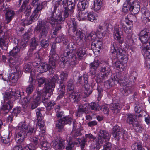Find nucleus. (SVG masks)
Returning a JSON list of instances; mask_svg holds the SVG:
<instances>
[{
  "mask_svg": "<svg viewBox=\"0 0 150 150\" xmlns=\"http://www.w3.org/2000/svg\"><path fill=\"white\" fill-rule=\"evenodd\" d=\"M33 128L28 127V125L25 122L20 123L16 127V139L20 144L27 136L30 137L29 139L33 143L30 144L28 146L24 148L23 150H35L39 146L37 138L33 137L35 135V130Z\"/></svg>",
  "mask_w": 150,
  "mask_h": 150,
  "instance_id": "obj_1",
  "label": "nucleus"
},
{
  "mask_svg": "<svg viewBox=\"0 0 150 150\" xmlns=\"http://www.w3.org/2000/svg\"><path fill=\"white\" fill-rule=\"evenodd\" d=\"M51 16L48 18V20L50 24L53 25L57 24L58 21L60 23L64 21L65 19L68 17V14L65 11L62 14V11L59 9L57 11V9L53 8Z\"/></svg>",
  "mask_w": 150,
  "mask_h": 150,
  "instance_id": "obj_2",
  "label": "nucleus"
},
{
  "mask_svg": "<svg viewBox=\"0 0 150 150\" xmlns=\"http://www.w3.org/2000/svg\"><path fill=\"white\" fill-rule=\"evenodd\" d=\"M90 72L92 75L96 73V70L98 67L101 72H104L110 70V66L108 61L101 60L98 62V61H94L90 64Z\"/></svg>",
  "mask_w": 150,
  "mask_h": 150,
  "instance_id": "obj_3",
  "label": "nucleus"
},
{
  "mask_svg": "<svg viewBox=\"0 0 150 150\" xmlns=\"http://www.w3.org/2000/svg\"><path fill=\"white\" fill-rule=\"evenodd\" d=\"M35 79L33 77L29 78V83L30 84L28 85L26 89V92L28 94V96L24 98L22 101V105L24 108H26L30 106V103L31 101V97L29 95L34 90L33 85L35 83Z\"/></svg>",
  "mask_w": 150,
  "mask_h": 150,
  "instance_id": "obj_4",
  "label": "nucleus"
},
{
  "mask_svg": "<svg viewBox=\"0 0 150 150\" xmlns=\"http://www.w3.org/2000/svg\"><path fill=\"white\" fill-rule=\"evenodd\" d=\"M116 45L115 42L113 43V47L110 50L112 57L114 59L117 58L122 60H124L125 63L127 62L128 59L127 54L121 49H117L116 50Z\"/></svg>",
  "mask_w": 150,
  "mask_h": 150,
  "instance_id": "obj_5",
  "label": "nucleus"
},
{
  "mask_svg": "<svg viewBox=\"0 0 150 150\" xmlns=\"http://www.w3.org/2000/svg\"><path fill=\"white\" fill-rule=\"evenodd\" d=\"M75 18H71L68 21L67 24L70 30L73 33L74 36L81 40L83 38L84 34L81 31L78 30V24Z\"/></svg>",
  "mask_w": 150,
  "mask_h": 150,
  "instance_id": "obj_6",
  "label": "nucleus"
},
{
  "mask_svg": "<svg viewBox=\"0 0 150 150\" xmlns=\"http://www.w3.org/2000/svg\"><path fill=\"white\" fill-rule=\"evenodd\" d=\"M47 23L45 21L39 20L37 26L35 27V30L39 33V38L42 37L46 36L50 28L47 24Z\"/></svg>",
  "mask_w": 150,
  "mask_h": 150,
  "instance_id": "obj_7",
  "label": "nucleus"
},
{
  "mask_svg": "<svg viewBox=\"0 0 150 150\" xmlns=\"http://www.w3.org/2000/svg\"><path fill=\"white\" fill-rule=\"evenodd\" d=\"M110 138V135L108 131L105 130H100L98 134L96 145L92 146V150H98L100 148V144H103L106 141L109 140Z\"/></svg>",
  "mask_w": 150,
  "mask_h": 150,
  "instance_id": "obj_8",
  "label": "nucleus"
},
{
  "mask_svg": "<svg viewBox=\"0 0 150 150\" xmlns=\"http://www.w3.org/2000/svg\"><path fill=\"white\" fill-rule=\"evenodd\" d=\"M122 27H124L123 23L121 22L114 29L113 36L114 39L118 41L119 43H123L124 39L121 37L122 33Z\"/></svg>",
  "mask_w": 150,
  "mask_h": 150,
  "instance_id": "obj_9",
  "label": "nucleus"
},
{
  "mask_svg": "<svg viewBox=\"0 0 150 150\" xmlns=\"http://www.w3.org/2000/svg\"><path fill=\"white\" fill-rule=\"evenodd\" d=\"M62 4L64 9L63 13L65 11L67 12L68 17L69 14L73 13L74 10L75 3L71 0H63Z\"/></svg>",
  "mask_w": 150,
  "mask_h": 150,
  "instance_id": "obj_10",
  "label": "nucleus"
},
{
  "mask_svg": "<svg viewBox=\"0 0 150 150\" xmlns=\"http://www.w3.org/2000/svg\"><path fill=\"white\" fill-rule=\"evenodd\" d=\"M76 56L74 54L70 53V52H64L63 56L61 57L60 60V62L63 63V64H64L67 62L69 61L74 62V63H76Z\"/></svg>",
  "mask_w": 150,
  "mask_h": 150,
  "instance_id": "obj_11",
  "label": "nucleus"
},
{
  "mask_svg": "<svg viewBox=\"0 0 150 150\" xmlns=\"http://www.w3.org/2000/svg\"><path fill=\"white\" fill-rule=\"evenodd\" d=\"M127 79L124 80H120L119 83L120 84L123 86L122 94L124 95L127 96L132 91L131 86L130 85L129 82Z\"/></svg>",
  "mask_w": 150,
  "mask_h": 150,
  "instance_id": "obj_12",
  "label": "nucleus"
},
{
  "mask_svg": "<svg viewBox=\"0 0 150 150\" xmlns=\"http://www.w3.org/2000/svg\"><path fill=\"white\" fill-rule=\"evenodd\" d=\"M45 91L43 93V99L45 100L50 98L52 94L51 93L54 88V84L52 83V86H50V84L49 85V84L46 83L45 84Z\"/></svg>",
  "mask_w": 150,
  "mask_h": 150,
  "instance_id": "obj_13",
  "label": "nucleus"
},
{
  "mask_svg": "<svg viewBox=\"0 0 150 150\" xmlns=\"http://www.w3.org/2000/svg\"><path fill=\"white\" fill-rule=\"evenodd\" d=\"M110 26V24L106 21H102L101 22L98 29V31L102 33V37H103L104 34L106 33V32L109 31Z\"/></svg>",
  "mask_w": 150,
  "mask_h": 150,
  "instance_id": "obj_14",
  "label": "nucleus"
},
{
  "mask_svg": "<svg viewBox=\"0 0 150 150\" xmlns=\"http://www.w3.org/2000/svg\"><path fill=\"white\" fill-rule=\"evenodd\" d=\"M139 2L137 1L130 0L129 4L131 6V11L134 14L137 13L140 9Z\"/></svg>",
  "mask_w": 150,
  "mask_h": 150,
  "instance_id": "obj_15",
  "label": "nucleus"
},
{
  "mask_svg": "<svg viewBox=\"0 0 150 150\" xmlns=\"http://www.w3.org/2000/svg\"><path fill=\"white\" fill-rule=\"evenodd\" d=\"M85 139L87 140H88V142L90 143L91 145L90 146L91 150H92L91 149L92 146H95L96 145L97 142L98 141V138L96 139V137L94 136L91 133L86 134L85 135Z\"/></svg>",
  "mask_w": 150,
  "mask_h": 150,
  "instance_id": "obj_16",
  "label": "nucleus"
},
{
  "mask_svg": "<svg viewBox=\"0 0 150 150\" xmlns=\"http://www.w3.org/2000/svg\"><path fill=\"white\" fill-rule=\"evenodd\" d=\"M65 146V141L62 139L59 140L58 143L56 141H53L52 146L56 150H62L64 149Z\"/></svg>",
  "mask_w": 150,
  "mask_h": 150,
  "instance_id": "obj_17",
  "label": "nucleus"
},
{
  "mask_svg": "<svg viewBox=\"0 0 150 150\" xmlns=\"http://www.w3.org/2000/svg\"><path fill=\"white\" fill-rule=\"evenodd\" d=\"M119 80L116 76H114L113 79H110L104 83L105 86L107 88H109L112 86L119 83Z\"/></svg>",
  "mask_w": 150,
  "mask_h": 150,
  "instance_id": "obj_18",
  "label": "nucleus"
},
{
  "mask_svg": "<svg viewBox=\"0 0 150 150\" xmlns=\"http://www.w3.org/2000/svg\"><path fill=\"white\" fill-rule=\"evenodd\" d=\"M136 117L133 114L127 113L125 116V119L127 123L132 126L135 123V122H136V119L135 118Z\"/></svg>",
  "mask_w": 150,
  "mask_h": 150,
  "instance_id": "obj_19",
  "label": "nucleus"
},
{
  "mask_svg": "<svg viewBox=\"0 0 150 150\" xmlns=\"http://www.w3.org/2000/svg\"><path fill=\"white\" fill-rule=\"evenodd\" d=\"M50 65H52L53 68L55 67V62L58 58V55L55 52H50V55L49 56Z\"/></svg>",
  "mask_w": 150,
  "mask_h": 150,
  "instance_id": "obj_20",
  "label": "nucleus"
},
{
  "mask_svg": "<svg viewBox=\"0 0 150 150\" xmlns=\"http://www.w3.org/2000/svg\"><path fill=\"white\" fill-rule=\"evenodd\" d=\"M102 45V42L101 41H95L93 42L91 44V48L94 52H99Z\"/></svg>",
  "mask_w": 150,
  "mask_h": 150,
  "instance_id": "obj_21",
  "label": "nucleus"
},
{
  "mask_svg": "<svg viewBox=\"0 0 150 150\" xmlns=\"http://www.w3.org/2000/svg\"><path fill=\"white\" fill-rule=\"evenodd\" d=\"M19 71H17V72L12 73L8 75V78L9 81L12 83H16L19 77Z\"/></svg>",
  "mask_w": 150,
  "mask_h": 150,
  "instance_id": "obj_22",
  "label": "nucleus"
},
{
  "mask_svg": "<svg viewBox=\"0 0 150 150\" xmlns=\"http://www.w3.org/2000/svg\"><path fill=\"white\" fill-rule=\"evenodd\" d=\"M15 13L13 11L11 10H7L5 13V20L6 23H8L13 18Z\"/></svg>",
  "mask_w": 150,
  "mask_h": 150,
  "instance_id": "obj_23",
  "label": "nucleus"
},
{
  "mask_svg": "<svg viewBox=\"0 0 150 150\" xmlns=\"http://www.w3.org/2000/svg\"><path fill=\"white\" fill-rule=\"evenodd\" d=\"M38 14L39 12L38 11L35 12V10H34L33 13L31 15L29 20H24V24L25 25H27L31 24L33 21L38 18Z\"/></svg>",
  "mask_w": 150,
  "mask_h": 150,
  "instance_id": "obj_24",
  "label": "nucleus"
},
{
  "mask_svg": "<svg viewBox=\"0 0 150 150\" xmlns=\"http://www.w3.org/2000/svg\"><path fill=\"white\" fill-rule=\"evenodd\" d=\"M88 105L87 104L79 105L78 108V111L76 113V116H79L80 114L86 113L88 110Z\"/></svg>",
  "mask_w": 150,
  "mask_h": 150,
  "instance_id": "obj_25",
  "label": "nucleus"
},
{
  "mask_svg": "<svg viewBox=\"0 0 150 150\" xmlns=\"http://www.w3.org/2000/svg\"><path fill=\"white\" fill-rule=\"evenodd\" d=\"M85 48H78L75 54H74L76 57V60L77 59H81L82 57L86 54Z\"/></svg>",
  "mask_w": 150,
  "mask_h": 150,
  "instance_id": "obj_26",
  "label": "nucleus"
},
{
  "mask_svg": "<svg viewBox=\"0 0 150 150\" xmlns=\"http://www.w3.org/2000/svg\"><path fill=\"white\" fill-rule=\"evenodd\" d=\"M8 40L4 39V38H0V47L2 50H6L8 48Z\"/></svg>",
  "mask_w": 150,
  "mask_h": 150,
  "instance_id": "obj_27",
  "label": "nucleus"
},
{
  "mask_svg": "<svg viewBox=\"0 0 150 150\" xmlns=\"http://www.w3.org/2000/svg\"><path fill=\"white\" fill-rule=\"evenodd\" d=\"M88 0H83L78 3L77 6L80 10H84L88 7Z\"/></svg>",
  "mask_w": 150,
  "mask_h": 150,
  "instance_id": "obj_28",
  "label": "nucleus"
},
{
  "mask_svg": "<svg viewBox=\"0 0 150 150\" xmlns=\"http://www.w3.org/2000/svg\"><path fill=\"white\" fill-rule=\"evenodd\" d=\"M65 86L63 82L61 83L60 85V88H58V96L57 97L58 100H59L62 98L64 93V90L65 88Z\"/></svg>",
  "mask_w": 150,
  "mask_h": 150,
  "instance_id": "obj_29",
  "label": "nucleus"
},
{
  "mask_svg": "<svg viewBox=\"0 0 150 150\" xmlns=\"http://www.w3.org/2000/svg\"><path fill=\"white\" fill-rule=\"evenodd\" d=\"M13 105V102L9 101L6 104L3 105L2 107V109L4 111L6 114L10 110L12 109Z\"/></svg>",
  "mask_w": 150,
  "mask_h": 150,
  "instance_id": "obj_30",
  "label": "nucleus"
},
{
  "mask_svg": "<svg viewBox=\"0 0 150 150\" xmlns=\"http://www.w3.org/2000/svg\"><path fill=\"white\" fill-rule=\"evenodd\" d=\"M87 18L90 21L96 22L98 19L97 15L94 12H90L88 14Z\"/></svg>",
  "mask_w": 150,
  "mask_h": 150,
  "instance_id": "obj_31",
  "label": "nucleus"
},
{
  "mask_svg": "<svg viewBox=\"0 0 150 150\" xmlns=\"http://www.w3.org/2000/svg\"><path fill=\"white\" fill-rule=\"evenodd\" d=\"M122 132L117 127H115L113 128V135L115 139L119 140L122 135Z\"/></svg>",
  "mask_w": 150,
  "mask_h": 150,
  "instance_id": "obj_32",
  "label": "nucleus"
},
{
  "mask_svg": "<svg viewBox=\"0 0 150 150\" xmlns=\"http://www.w3.org/2000/svg\"><path fill=\"white\" fill-rule=\"evenodd\" d=\"M88 14L86 11L80 10L78 13L77 17L79 20H84L87 17Z\"/></svg>",
  "mask_w": 150,
  "mask_h": 150,
  "instance_id": "obj_33",
  "label": "nucleus"
},
{
  "mask_svg": "<svg viewBox=\"0 0 150 150\" xmlns=\"http://www.w3.org/2000/svg\"><path fill=\"white\" fill-rule=\"evenodd\" d=\"M126 23L128 25H130V26L128 28L123 23L124 27H122V30H123L126 33L130 34L132 33L133 29V24H129V22H126Z\"/></svg>",
  "mask_w": 150,
  "mask_h": 150,
  "instance_id": "obj_34",
  "label": "nucleus"
},
{
  "mask_svg": "<svg viewBox=\"0 0 150 150\" xmlns=\"http://www.w3.org/2000/svg\"><path fill=\"white\" fill-rule=\"evenodd\" d=\"M39 0H32L31 5L33 6L37 5V6L35 10V11H38L41 10L43 8L41 3H38Z\"/></svg>",
  "mask_w": 150,
  "mask_h": 150,
  "instance_id": "obj_35",
  "label": "nucleus"
},
{
  "mask_svg": "<svg viewBox=\"0 0 150 150\" xmlns=\"http://www.w3.org/2000/svg\"><path fill=\"white\" fill-rule=\"evenodd\" d=\"M137 74L136 72H132L130 76L129 77V76L127 74H126L125 76V78L124 80H125L126 79H127L128 80V81L129 82L130 81L129 84L131 83L132 82H134L136 80V77L134 76L135 75Z\"/></svg>",
  "mask_w": 150,
  "mask_h": 150,
  "instance_id": "obj_36",
  "label": "nucleus"
},
{
  "mask_svg": "<svg viewBox=\"0 0 150 150\" xmlns=\"http://www.w3.org/2000/svg\"><path fill=\"white\" fill-rule=\"evenodd\" d=\"M59 77L58 75L57 74H55L53 77L51 79V80H50V82L49 81H48V82L47 81H45V83H47L49 84V85L50 84V86H52V84L54 83V88L55 87V83L57 82H58V81H59Z\"/></svg>",
  "mask_w": 150,
  "mask_h": 150,
  "instance_id": "obj_37",
  "label": "nucleus"
},
{
  "mask_svg": "<svg viewBox=\"0 0 150 150\" xmlns=\"http://www.w3.org/2000/svg\"><path fill=\"white\" fill-rule=\"evenodd\" d=\"M110 109L113 113L116 114L120 112V108L118 104L114 103L111 105Z\"/></svg>",
  "mask_w": 150,
  "mask_h": 150,
  "instance_id": "obj_38",
  "label": "nucleus"
},
{
  "mask_svg": "<svg viewBox=\"0 0 150 150\" xmlns=\"http://www.w3.org/2000/svg\"><path fill=\"white\" fill-rule=\"evenodd\" d=\"M43 108H39L35 110L37 120H43V117L41 113V112L44 109Z\"/></svg>",
  "mask_w": 150,
  "mask_h": 150,
  "instance_id": "obj_39",
  "label": "nucleus"
},
{
  "mask_svg": "<svg viewBox=\"0 0 150 150\" xmlns=\"http://www.w3.org/2000/svg\"><path fill=\"white\" fill-rule=\"evenodd\" d=\"M113 65L114 67H115L119 71L122 72L124 71L125 67L122 64H121L120 61H116L114 63Z\"/></svg>",
  "mask_w": 150,
  "mask_h": 150,
  "instance_id": "obj_40",
  "label": "nucleus"
},
{
  "mask_svg": "<svg viewBox=\"0 0 150 150\" xmlns=\"http://www.w3.org/2000/svg\"><path fill=\"white\" fill-rule=\"evenodd\" d=\"M145 16L143 18V22L144 23H147L150 25V12L146 11L144 13Z\"/></svg>",
  "mask_w": 150,
  "mask_h": 150,
  "instance_id": "obj_41",
  "label": "nucleus"
},
{
  "mask_svg": "<svg viewBox=\"0 0 150 150\" xmlns=\"http://www.w3.org/2000/svg\"><path fill=\"white\" fill-rule=\"evenodd\" d=\"M29 3V0H24L21 6L23 8H24L25 10H26L27 8H29L27 11H25V13L26 15H28L31 11L30 9V6H28L27 8L26 7V6Z\"/></svg>",
  "mask_w": 150,
  "mask_h": 150,
  "instance_id": "obj_42",
  "label": "nucleus"
},
{
  "mask_svg": "<svg viewBox=\"0 0 150 150\" xmlns=\"http://www.w3.org/2000/svg\"><path fill=\"white\" fill-rule=\"evenodd\" d=\"M41 148L42 150H48L51 146L50 144L47 141H43L40 142Z\"/></svg>",
  "mask_w": 150,
  "mask_h": 150,
  "instance_id": "obj_43",
  "label": "nucleus"
},
{
  "mask_svg": "<svg viewBox=\"0 0 150 150\" xmlns=\"http://www.w3.org/2000/svg\"><path fill=\"white\" fill-rule=\"evenodd\" d=\"M88 83L87 78L84 76H79L77 81V83L79 84L81 86H83L84 83Z\"/></svg>",
  "mask_w": 150,
  "mask_h": 150,
  "instance_id": "obj_44",
  "label": "nucleus"
},
{
  "mask_svg": "<svg viewBox=\"0 0 150 150\" xmlns=\"http://www.w3.org/2000/svg\"><path fill=\"white\" fill-rule=\"evenodd\" d=\"M41 94V93L40 91H38L34 93L33 97V100L40 103V100Z\"/></svg>",
  "mask_w": 150,
  "mask_h": 150,
  "instance_id": "obj_45",
  "label": "nucleus"
},
{
  "mask_svg": "<svg viewBox=\"0 0 150 150\" xmlns=\"http://www.w3.org/2000/svg\"><path fill=\"white\" fill-rule=\"evenodd\" d=\"M142 144L140 142H136L131 146L133 150H142Z\"/></svg>",
  "mask_w": 150,
  "mask_h": 150,
  "instance_id": "obj_46",
  "label": "nucleus"
},
{
  "mask_svg": "<svg viewBox=\"0 0 150 150\" xmlns=\"http://www.w3.org/2000/svg\"><path fill=\"white\" fill-rule=\"evenodd\" d=\"M44 72L47 71L48 70L51 69L52 71H54L55 68H53L52 65H50V62H49V64L48 65L45 63H41Z\"/></svg>",
  "mask_w": 150,
  "mask_h": 150,
  "instance_id": "obj_47",
  "label": "nucleus"
},
{
  "mask_svg": "<svg viewBox=\"0 0 150 150\" xmlns=\"http://www.w3.org/2000/svg\"><path fill=\"white\" fill-rule=\"evenodd\" d=\"M9 66L11 67H13L17 63V59L15 58L14 56H11L9 59Z\"/></svg>",
  "mask_w": 150,
  "mask_h": 150,
  "instance_id": "obj_48",
  "label": "nucleus"
},
{
  "mask_svg": "<svg viewBox=\"0 0 150 150\" xmlns=\"http://www.w3.org/2000/svg\"><path fill=\"white\" fill-rule=\"evenodd\" d=\"M89 105L91 109L94 110H99L100 107L98 104L97 103L92 102L90 103Z\"/></svg>",
  "mask_w": 150,
  "mask_h": 150,
  "instance_id": "obj_49",
  "label": "nucleus"
},
{
  "mask_svg": "<svg viewBox=\"0 0 150 150\" xmlns=\"http://www.w3.org/2000/svg\"><path fill=\"white\" fill-rule=\"evenodd\" d=\"M38 120V124L39 129L41 131H45V122L43 120Z\"/></svg>",
  "mask_w": 150,
  "mask_h": 150,
  "instance_id": "obj_50",
  "label": "nucleus"
},
{
  "mask_svg": "<svg viewBox=\"0 0 150 150\" xmlns=\"http://www.w3.org/2000/svg\"><path fill=\"white\" fill-rule=\"evenodd\" d=\"M86 91H84L85 93L86 94V96H88L92 93L91 90H90V88L91 87L87 83H84V85Z\"/></svg>",
  "mask_w": 150,
  "mask_h": 150,
  "instance_id": "obj_51",
  "label": "nucleus"
},
{
  "mask_svg": "<svg viewBox=\"0 0 150 150\" xmlns=\"http://www.w3.org/2000/svg\"><path fill=\"white\" fill-rule=\"evenodd\" d=\"M64 125V123L62 120V119H60L56 122V126L58 128L59 131L62 130Z\"/></svg>",
  "mask_w": 150,
  "mask_h": 150,
  "instance_id": "obj_52",
  "label": "nucleus"
},
{
  "mask_svg": "<svg viewBox=\"0 0 150 150\" xmlns=\"http://www.w3.org/2000/svg\"><path fill=\"white\" fill-rule=\"evenodd\" d=\"M56 112V116L58 118L61 117L63 114V112L60 111V107L59 105H57L55 108Z\"/></svg>",
  "mask_w": 150,
  "mask_h": 150,
  "instance_id": "obj_53",
  "label": "nucleus"
},
{
  "mask_svg": "<svg viewBox=\"0 0 150 150\" xmlns=\"http://www.w3.org/2000/svg\"><path fill=\"white\" fill-rule=\"evenodd\" d=\"M20 48L19 47L16 46L10 51L9 54L11 56H14L20 51Z\"/></svg>",
  "mask_w": 150,
  "mask_h": 150,
  "instance_id": "obj_54",
  "label": "nucleus"
},
{
  "mask_svg": "<svg viewBox=\"0 0 150 150\" xmlns=\"http://www.w3.org/2000/svg\"><path fill=\"white\" fill-rule=\"evenodd\" d=\"M150 36L149 38V42L150 41V32L148 29H144L142 30L140 33L139 36Z\"/></svg>",
  "mask_w": 150,
  "mask_h": 150,
  "instance_id": "obj_55",
  "label": "nucleus"
},
{
  "mask_svg": "<svg viewBox=\"0 0 150 150\" xmlns=\"http://www.w3.org/2000/svg\"><path fill=\"white\" fill-rule=\"evenodd\" d=\"M67 85V90L69 91H73L74 89V83L72 79H70Z\"/></svg>",
  "mask_w": 150,
  "mask_h": 150,
  "instance_id": "obj_56",
  "label": "nucleus"
},
{
  "mask_svg": "<svg viewBox=\"0 0 150 150\" xmlns=\"http://www.w3.org/2000/svg\"><path fill=\"white\" fill-rule=\"evenodd\" d=\"M71 137H69V139H68V137L67 138V141L68 143V144L66 147V149L67 150H71L74 149V145L71 144L70 141H71Z\"/></svg>",
  "mask_w": 150,
  "mask_h": 150,
  "instance_id": "obj_57",
  "label": "nucleus"
},
{
  "mask_svg": "<svg viewBox=\"0 0 150 150\" xmlns=\"http://www.w3.org/2000/svg\"><path fill=\"white\" fill-rule=\"evenodd\" d=\"M56 27L55 28H53L52 29V37L54 38L55 37L57 33V32L61 29V25L58 24H56Z\"/></svg>",
  "mask_w": 150,
  "mask_h": 150,
  "instance_id": "obj_58",
  "label": "nucleus"
},
{
  "mask_svg": "<svg viewBox=\"0 0 150 150\" xmlns=\"http://www.w3.org/2000/svg\"><path fill=\"white\" fill-rule=\"evenodd\" d=\"M150 38V36H139V39L142 43L144 44L146 42H149V38Z\"/></svg>",
  "mask_w": 150,
  "mask_h": 150,
  "instance_id": "obj_59",
  "label": "nucleus"
},
{
  "mask_svg": "<svg viewBox=\"0 0 150 150\" xmlns=\"http://www.w3.org/2000/svg\"><path fill=\"white\" fill-rule=\"evenodd\" d=\"M101 110L104 114L106 115H108L109 112V109L107 105H103L101 108H100V110Z\"/></svg>",
  "mask_w": 150,
  "mask_h": 150,
  "instance_id": "obj_60",
  "label": "nucleus"
},
{
  "mask_svg": "<svg viewBox=\"0 0 150 150\" xmlns=\"http://www.w3.org/2000/svg\"><path fill=\"white\" fill-rule=\"evenodd\" d=\"M132 126L134 127H136L135 129L137 132H142L143 129L142 128L141 125L138 122H136Z\"/></svg>",
  "mask_w": 150,
  "mask_h": 150,
  "instance_id": "obj_61",
  "label": "nucleus"
},
{
  "mask_svg": "<svg viewBox=\"0 0 150 150\" xmlns=\"http://www.w3.org/2000/svg\"><path fill=\"white\" fill-rule=\"evenodd\" d=\"M11 91L13 96L14 97L15 99H19L20 98V92L18 90Z\"/></svg>",
  "mask_w": 150,
  "mask_h": 150,
  "instance_id": "obj_62",
  "label": "nucleus"
},
{
  "mask_svg": "<svg viewBox=\"0 0 150 150\" xmlns=\"http://www.w3.org/2000/svg\"><path fill=\"white\" fill-rule=\"evenodd\" d=\"M62 120L64 123V124H69L70 125L71 124L72 119L71 117H65L61 119Z\"/></svg>",
  "mask_w": 150,
  "mask_h": 150,
  "instance_id": "obj_63",
  "label": "nucleus"
},
{
  "mask_svg": "<svg viewBox=\"0 0 150 150\" xmlns=\"http://www.w3.org/2000/svg\"><path fill=\"white\" fill-rule=\"evenodd\" d=\"M79 97H80V94L78 96L77 93H73L69 96L70 98L73 99L74 101L76 100H78Z\"/></svg>",
  "mask_w": 150,
  "mask_h": 150,
  "instance_id": "obj_64",
  "label": "nucleus"
}]
</instances>
